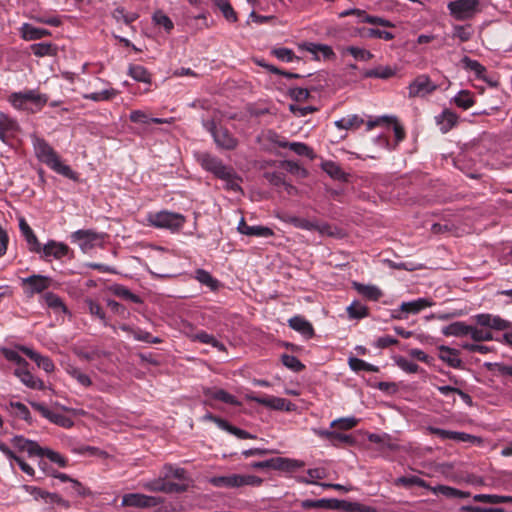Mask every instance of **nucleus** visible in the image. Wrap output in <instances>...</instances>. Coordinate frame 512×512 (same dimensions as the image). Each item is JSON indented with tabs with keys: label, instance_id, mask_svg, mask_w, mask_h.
<instances>
[{
	"label": "nucleus",
	"instance_id": "nucleus-1",
	"mask_svg": "<svg viewBox=\"0 0 512 512\" xmlns=\"http://www.w3.org/2000/svg\"><path fill=\"white\" fill-rule=\"evenodd\" d=\"M33 147L36 157L39 161L45 163L48 167L53 169L55 172L68 177L70 179L75 178V173L68 166L60 161L59 156L54 149L43 139L34 136Z\"/></svg>",
	"mask_w": 512,
	"mask_h": 512
},
{
	"label": "nucleus",
	"instance_id": "nucleus-2",
	"mask_svg": "<svg viewBox=\"0 0 512 512\" xmlns=\"http://www.w3.org/2000/svg\"><path fill=\"white\" fill-rule=\"evenodd\" d=\"M450 15L457 21L471 20L481 12L480 0H455L447 4Z\"/></svg>",
	"mask_w": 512,
	"mask_h": 512
},
{
	"label": "nucleus",
	"instance_id": "nucleus-3",
	"mask_svg": "<svg viewBox=\"0 0 512 512\" xmlns=\"http://www.w3.org/2000/svg\"><path fill=\"white\" fill-rule=\"evenodd\" d=\"M149 223L157 228L179 229L183 226L185 218L183 215L168 211H160L148 216Z\"/></svg>",
	"mask_w": 512,
	"mask_h": 512
},
{
	"label": "nucleus",
	"instance_id": "nucleus-4",
	"mask_svg": "<svg viewBox=\"0 0 512 512\" xmlns=\"http://www.w3.org/2000/svg\"><path fill=\"white\" fill-rule=\"evenodd\" d=\"M203 125L211 133L218 147L227 150L236 148L237 139L231 135L228 129L224 127L217 128L214 120H207L203 123Z\"/></svg>",
	"mask_w": 512,
	"mask_h": 512
},
{
	"label": "nucleus",
	"instance_id": "nucleus-5",
	"mask_svg": "<svg viewBox=\"0 0 512 512\" xmlns=\"http://www.w3.org/2000/svg\"><path fill=\"white\" fill-rule=\"evenodd\" d=\"M209 482L215 487L237 488L245 485H254L256 477L253 475L230 474L212 477Z\"/></svg>",
	"mask_w": 512,
	"mask_h": 512
},
{
	"label": "nucleus",
	"instance_id": "nucleus-6",
	"mask_svg": "<svg viewBox=\"0 0 512 512\" xmlns=\"http://www.w3.org/2000/svg\"><path fill=\"white\" fill-rule=\"evenodd\" d=\"M198 161L205 170L213 173L218 178H226L230 175V167L224 165L222 160L211 154H200Z\"/></svg>",
	"mask_w": 512,
	"mask_h": 512
},
{
	"label": "nucleus",
	"instance_id": "nucleus-7",
	"mask_svg": "<svg viewBox=\"0 0 512 512\" xmlns=\"http://www.w3.org/2000/svg\"><path fill=\"white\" fill-rule=\"evenodd\" d=\"M437 89V86L431 81L428 75L421 74L417 76L408 87V96L410 98L425 97Z\"/></svg>",
	"mask_w": 512,
	"mask_h": 512
},
{
	"label": "nucleus",
	"instance_id": "nucleus-8",
	"mask_svg": "<svg viewBox=\"0 0 512 512\" xmlns=\"http://www.w3.org/2000/svg\"><path fill=\"white\" fill-rule=\"evenodd\" d=\"M162 503L163 500L159 497L148 496L140 493H129L122 497V506L125 507L151 508Z\"/></svg>",
	"mask_w": 512,
	"mask_h": 512
},
{
	"label": "nucleus",
	"instance_id": "nucleus-9",
	"mask_svg": "<svg viewBox=\"0 0 512 512\" xmlns=\"http://www.w3.org/2000/svg\"><path fill=\"white\" fill-rule=\"evenodd\" d=\"M303 466L304 463L302 461L282 457H274L269 460L258 461V469L266 468L281 471H295Z\"/></svg>",
	"mask_w": 512,
	"mask_h": 512
},
{
	"label": "nucleus",
	"instance_id": "nucleus-10",
	"mask_svg": "<svg viewBox=\"0 0 512 512\" xmlns=\"http://www.w3.org/2000/svg\"><path fill=\"white\" fill-rule=\"evenodd\" d=\"M51 278L44 275H31L22 279V285L25 287V294L32 297L35 293H41L51 285Z\"/></svg>",
	"mask_w": 512,
	"mask_h": 512
},
{
	"label": "nucleus",
	"instance_id": "nucleus-11",
	"mask_svg": "<svg viewBox=\"0 0 512 512\" xmlns=\"http://www.w3.org/2000/svg\"><path fill=\"white\" fill-rule=\"evenodd\" d=\"M428 431L430 434L435 435L442 440L451 439L458 442H469L471 444L481 443V439L479 437L464 432L449 431L436 427H429Z\"/></svg>",
	"mask_w": 512,
	"mask_h": 512
},
{
	"label": "nucleus",
	"instance_id": "nucleus-12",
	"mask_svg": "<svg viewBox=\"0 0 512 512\" xmlns=\"http://www.w3.org/2000/svg\"><path fill=\"white\" fill-rule=\"evenodd\" d=\"M71 239L78 243L82 251L86 252L92 249L97 242L102 240V236L93 230H77L72 233Z\"/></svg>",
	"mask_w": 512,
	"mask_h": 512
},
{
	"label": "nucleus",
	"instance_id": "nucleus-13",
	"mask_svg": "<svg viewBox=\"0 0 512 512\" xmlns=\"http://www.w3.org/2000/svg\"><path fill=\"white\" fill-rule=\"evenodd\" d=\"M258 405H264L277 411L292 412L296 410V405L291 401L272 395L258 396Z\"/></svg>",
	"mask_w": 512,
	"mask_h": 512
},
{
	"label": "nucleus",
	"instance_id": "nucleus-14",
	"mask_svg": "<svg viewBox=\"0 0 512 512\" xmlns=\"http://www.w3.org/2000/svg\"><path fill=\"white\" fill-rule=\"evenodd\" d=\"M12 445L20 452H26L29 457H41L42 447L35 441L24 438L23 436H14L11 439Z\"/></svg>",
	"mask_w": 512,
	"mask_h": 512
},
{
	"label": "nucleus",
	"instance_id": "nucleus-15",
	"mask_svg": "<svg viewBox=\"0 0 512 512\" xmlns=\"http://www.w3.org/2000/svg\"><path fill=\"white\" fill-rule=\"evenodd\" d=\"M41 252L44 259L51 256L55 259H62L68 256L70 248L65 243L50 240L42 247Z\"/></svg>",
	"mask_w": 512,
	"mask_h": 512
},
{
	"label": "nucleus",
	"instance_id": "nucleus-16",
	"mask_svg": "<svg viewBox=\"0 0 512 512\" xmlns=\"http://www.w3.org/2000/svg\"><path fill=\"white\" fill-rule=\"evenodd\" d=\"M289 327L302 334L306 339H310L315 335L312 324L303 316L296 315L288 320Z\"/></svg>",
	"mask_w": 512,
	"mask_h": 512
},
{
	"label": "nucleus",
	"instance_id": "nucleus-17",
	"mask_svg": "<svg viewBox=\"0 0 512 512\" xmlns=\"http://www.w3.org/2000/svg\"><path fill=\"white\" fill-rule=\"evenodd\" d=\"M14 374L20 381L31 389L42 390L44 383L39 378L35 377L28 369L27 366H20L15 369Z\"/></svg>",
	"mask_w": 512,
	"mask_h": 512
},
{
	"label": "nucleus",
	"instance_id": "nucleus-18",
	"mask_svg": "<svg viewBox=\"0 0 512 512\" xmlns=\"http://www.w3.org/2000/svg\"><path fill=\"white\" fill-rule=\"evenodd\" d=\"M20 351L23 352L31 360H33L37 364V366L42 368L44 371L48 373L54 371L55 366L49 357L43 356L35 352L31 348L25 346L20 347Z\"/></svg>",
	"mask_w": 512,
	"mask_h": 512
},
{
	"label": "nucleus",
	"instance_id": "nucleus-19",
	"mask_svg": "<svg viewBox=\"0 0 512 512\" xmlns=\"http://www.w3.org/2000/svg\"><path fill=\"white\" fill-rule=\"evenodd\" d=\"M436 122L440 126L442 133L449 132L458 123V115L450 109H444L442 113L436 116Z\"/></svg>",
	"mask_w": 512,
	"mask_h": 512
},
{
	"label": "nucleus",
	"instance_id": "nucleus-20",
	"mask_svg": "<svg viewBox=\"0 0 512 512\" xmlns=\"http://www.w3.org/2000/svg\"><path fill=\"white\" fill-rule=\"evenodd\" d=\"M352 287L361 296L370 301H378L383 296V292L376 285H366L359 282H353Z\"/></svg>",
	"mask_w": 512,
	"mask_h": 512
},
{
	"label": "nucleus",
	"instance_id": "nucleus-21",
	"mask_svg": "<svg viewBox=\"0 0 512 512\" xmlns=\"http://www.w3.org/2000/svg\"><path fill=\"white\" fill-rule=\"evenodd\" d=\"M439 358L452 368H462L463 362L459 358V351L447 346L439 347Z\"/></svg>",
	"mask_w": 512,
	"mask_h": 512
},
{
	"label": "nucleus",
	"instance_id": "nucleus-22",
	"mask_svg": "<svg viewBox=\"0 0 512 512\" xmlns=\"http://www.w3.org/2000/svg\"><path fill=\"white\" fill-rule=\"evenodd\" d=\"M18 130L17 122L7 114L0 112V140L6 142L8 136Z\"/></svg>",
	"mask_w": 512,
	"mask_h": 512
},
{
	"label": "nucleus",
	"instance_id": "nucleus-23",
	"mask_svg": "<svg viewBox=\"0 0 512 512\" xmlns=\"http://www.w3.org/2000/svg\"><path fill=\"white\" fill-rule=\"evenodd\" d=\"M433 302L428 298H418L409 302L401 303V311L405 314H418L425 308L431 307Z\"/></svg>",
	"mask_w": 512,
	"mask_h": 512
},
{
	"label": "nucleus",
	"instance_id": "nucleus-24",
	"mask_svg": "<svg viewBox=\"0 0 512 512\" xmlns=\"http://www.w3.org/2000/svg\"><path fill=\"white\" fill-rule=\"evenodd\" d=\"M429 490L435 495L441 494L447 498H468L471 496L468 491H462L446 485L430 486Z\"/></svg>",
	"mask_w": 512,
	"mask_h": 512
},
{
	"label": "nucleus",
	"instance_id": "nucleus-25",
	"mask_svg": "<svg viewBox=\"0 0 512 512\" xmlns=\"http://www.w3.org/2000/svg\"><path fill=\"white\" fill-rule=\"evenodd\" d=\"M129 119L134 123L141 124H170L173 122V118L163 119V118H151L142 110H134L130 113Z\"/></svg>",
	"mask_w": 512,
	"mask_h": 512
},
{
	"label": "nucleus",
	"instance_id": "nucleus-26",
	"mask_svg": "<svg viewBox=\"0 0 512 512\" xmlns=\"http://www.w3.org/2000/svg\"><path fill=\"white\" fill-rule=\"evenodd\" d=\"M51 33L47 29L37 28L31 24L25 23L21 27V36L24 40H38L49 36Z\"/></svg>",
	"mask_w": 512,
	"mask_h": 512
},
{
	"label": "nucleus",
	"instance_id": "nucleus-27",
	"mask_svg": "<svg viewBox=\"0 0 512 512\" xmlns=\"http://www.w3.org/2000/svg\"><path fill=\"white\" fill-rule=\"evenodd\" d=\"M301 47L314 55H318L320 53L324 59H331L335 57V53L332 48L325 44L306 42Z\"/></svg>",
	"mask_w": 512,
	"mask_h": 512
},
{
	"label": "nucleus",
	"instance_id": "nucleus-28",
	"mask_svg": "<svg viewBox=\"0 0 512 512\" xmlns=\"http://www.w3.org/2000/svg\"><path fill=\"white\" fill-rule=\"evenodd\" d=\"M470 325L465 324L464 322H454L444 327L442 333L445 336H467L470 335L471 331Z\"/></svg>",
	"mask_w": 512,
	"mask_h": 512
},
{
	"label": "nucleus",
	"instance_id": "nucleus-29",
	"mask_svg": "<svg viewBox=\"0 0 512 512\" xmlns=\"http://www.w3.org/2000/svg\"><path fill=\"white\" fill-rule=\"evenodd\" d=\"M364 124V119L359 115L353 114L335 121V126L341 130L358 129Z\"/></svg>",
	"mask_w": 512,
	"mask_h": 512
},
{
	"label": "nucleus",
	"instance_id": "nucleus-30",
	"mask_svg": "<svg viewBox=\"0 0 512 512\" xmlns=\"http://www.w3.org/2000/svg\"><path fill=\"white\" fill-rule=\"evenodd\" d=\"M30 49L37 57L56 56L58 52L57 46L48 42L32 44Z\"/></svg>",
	"mask_w": 512,
	"mask_h": 512
},
{
	"label": "nucleus",
	"instance_id": "nucleus-31",
	"mask_svg": "<svg viewBox=\"0 0 512 512\" xmlns=\"http://www.w3.org/2000/svg\"><path fill=\"white\" fill-rule=\"evenodd\" d=\"M453 103L463 110H468L475 104L474 95L469 90H461L453 98Z\"/></svg>",
	"mask_w": 512,
	"mask_h": 512
},
{
	"label": "nucleus",
	"instance_id": "nucleus-32",
	"mask_svg": "<svg viewBox=\"0 0 512 512\" xmlns=\"http://www.w3.org/2000/svg\"><path fill=\"white\" fill-rule=\"evenodd\" d=\"M473 500L475 502L489 504L512 503V496L496 494H476L473 496Z\"/></svg>",
	"mask_w": 512,
	"mask_h": 512
},
{
	"label": "nucleus",
	"instance_id": "nucleus-33",
	"mask_svg": "<svg viewBox=\"0 0 512 512\" xmlns=\"http://www.w3.org/2000/svg\"><path fill=\"white\" fill-rule=\"evenodd\" d=\"M395 75V70L390 66H378L364 72L365 78L389 79Z\"/></svg>",
	"mask_w": 512,
	"mask_h": 512
},
{
	"label": "nucleus",
	"instance_id": "nucleus-34",
	"mask_svg": "<svg viewBox=\"0 0 512 512\" xmlns=\"http://www.w3.org/2000/svg\"><path fill=\"white\" fill-rule=\"evenodd\" d=\"M281 148H289L299 156L313 158V150L308 145L302 142H282Z\"/></svg>",
	"mask_w": 512,
	"mask_h": 512
},
{
	"label": "nucleus",
	"instance_id": "nucleus-35",
	"mask_svg": "<svg viewBox=\"0 0 512 512\" xmlns=\"http://www.w3.org/2000/svg\"><path fill=\"white\" fill-rule=\"evenodd\" d=\"M395 485L403 487L419 486L425 489L430 488V485L425 480L415 475L399 477L395 480Z\"/></svg>",
	"mask_w": 512,
	"mask_h": 512
},
{
	"label": "nucleus",
	"instance_id": "nucleus-36",
	"mask_svg": "<svg viewBox=\"0 0 512 512\" xmlns=\"http://www.w3.org/2000/svg\"><path fill=\"white\" fill-rule=\"evenodd\" d=\"M264 141H268L273 145V147L267 148V149L271 150L275 147L281 148V143L286 142L287 140L285 139V137L280 136L275 131L267 130V131L262 132L261 138H258V143H260L263 148H264Z\"/></svg>",
	"mask_w": 512,
	"mask_h": 512
},
{
	"label": "nucleus",
	"instance_id": "nucleus-37",
	"mask_svg": "<svg viewBox=\"0 0 512 512\" xmlns=\"http://www.w3.org/2000/svg\"><path fill=\"white\" fill-rule=\"evenodd\" d=\"M346 311L350 319H363L369 316L368 307L357 301L352 302Z\"/></svg>",
	"mask_w": 512,
	"mask_h": 512
},
{
	"label": "nucleus",
	"instance_id": "nucleus-38",
	"mask_svg": "<svg viewBox=\"0 0 512 512\" xmlns=\"http://www.w3.org/2000/svg\"><path fill=\"white\" fill-rule=\"evenodd\" d=\"M473 34L474 29L470 24L453 26L452 37L459 39L460 42L469 41L472 38Z\"/></svg>",
	"mask_w": 512,
	"mask_h": 512
},
{
	"label": "nucleus",
	"instance_id": "nucleus-39",
	"mask_svg": "<svg viewBox=\"0 0 512 512\" xmlns=\"http://www.w3.org/2000/svg\"><path fill=\"white\" fill-rule=\"evenodd\" d=\"M344 53H348L355 60L362 61V62H367L374 57V55L370 51H368L364 48L356 47V46H348V47L344 48L343 54Z\"/></svg>",
	"mask_w": 512,
	"mask_h": 512
},
{
	"label": "nucleus",
	"instance_id": "nucleus-40",
	"mask_svg": "<svg viewBox=\"0 0 512 512\" xmlns=\"http://www.w3.org/2000/svg\"><path fill=\"white\" fill-rule=\"evenodd\" d=\"M129 75L138 82L150 83L151 75L148 70L141 65H131L128 71Z\"/></svg>",
	"mask_w": 512,
	"mask_h": 512
},
{
	"label": "nucleus",
	"instance_id": "nucleus-41",
	"mask_svg": "<svg viewBox=\"0 0 512 512\" xmlns=\"http://www.w3.org/2000/svg\"><path fill=\"white\" fill-rule=\"evenodd\" d=\"M350 368L355 371H367V372H378L379 368L373 364H370L362 359L351 357L349 359Z\"/></svg>",
	"mask_w": 512,
	"mask_h": 512
},
{
	"label": "nucleus",
	"instance_id": "nucleus-42",
	"mask_svg": "<svg viewBox=\"0 0 512 512\" xmlns=\"http://www.w3.org/2000/svg\"><path fill=\"white\" fill-rule=\"evenodd\" d=\"M44 299L49 308L55 311H61L63 313L68 312L66 305L58 295L48 292L44 295Z\"/></svg>",
	"mask_w": 512,
	"mask_h": 512
},
{
	"label": "nucleus",
	"instance_id": "nucleus-43",
	"mask_svg": "<svg viewBox=\"0 0 512 512\" xmlns=\"http://www.w3.org/2000/svg\"><path fill=\"white\" fill-rule=\"evenodd\" d=\"M281 362L286 368L296 373L305 369V365L293 355L283 354L281 356Z\"/></svg>",
	"mask_w": 512,
	"mask_h": 512
},
{
	"label": "nucleus",
	"instance_id": "nucleus-44",
	"mask_svg": "<svg viewBox=\"0 0 512 512\" xmlns=\"http://www.w3.org/2000/svg\"><path fill=\"white\" fill-rule=\"evenodd\" d=\"M394 361L396 365L402 369L404 372L409 374H415L422 371L420 366L412 361H409L403 356H396L394 357Z\"/></svg>",
	"mask_w": 512,
	"mask_h": 512
},
{
	"label": "nucleus",
	"instance_id": "nucleus-45",
	"mask_svg": "<svg viewBox=\"0 0 512 512\" xmlns=\"http://www.w3.org/2000/svg\"><path fill=\"white\" fill-rule=\"evenodd\" d=\"M195 278L203 285H206L211 290H215L218 287V281L214 279L211 274L204 269H197L195 271Z\"/></svg>",
	"mask_w": 512,
	"mask_h": 512
},
{
	"label": "nucleus",
	"instance_id": "nucleus-46",
	"mask_svg": "<svg viewBox=\"0 0 512 512\" xmlns=\"http://www.w3.org/2000/svg\"><path fill=\"white\" fill-rule=\"evenodd\" d=\"M359 420L355 417H342L333 420L330 423L331 428L339 429V430H350L357 426Z\"/></svg>",
	"mask_w": 512,
	"mask_h": 512
},
{
	"label": "nucleus",
	"instance_id": "nucleus-47",
	"mask_svg": "<svg viewBox=\"0 0 512 512\" xmlns=\"http://www.w3.org/2000/svg\"><path fill=\"white\" fill-rule=\"evenodd\" d=\"M117 93H118L117 90L111 88V89H105L101 92H93V93L84 94L83 98L89 99V100H92L95 102L108 101V100H111L112 98H114L117 95Z\"/></svg>",
	"mask_w": 512,
	"mask_h": 512
},
{
	"label": "nucleus",
	"instance_id": "nucleus-48",
	"mask_svg": "<svg viewBox=\"0 0 512 512\" xmlns=\"http://www.w3.org/2000/svg\"><path fill=\"white\" fill-rule=\"evenodd\" d=\"M113 18L117 22H123L126 25L132 24L134 21H136L139 17L137 13H126L125 9L123 7L116 8L112 13Z\"/></svg>",
	"mask_w": 512,
	"mask_h": 512
},
{
	"label": "nucleus",
	"instance_id": "nucleus-49",
	"mask_svg": "<svg viewBox=\"0 0 512 512\" xmlns=\"http://www.w3.org/2000/svg\"><path fill=\"white\" fill-rule=\"evenodd\" d=\"M112 291L116 296H118L122 299L129 300L133 303L141 302V299L138 295L132 293L128 288H126L123 285H114L112 287Z\"/></svg>",
	"mask_w": 512,
	"mask_h": 512
},
{
	"label": "nucleus",
	"instance_id": "nucleus-50",
	"mask_svg": "<svg viewBox=\"0 0 512 512\" xmlns=\"http://www.w3.org/2000/svg\"><path fill=\"white\" fill-rule=\"evenodd\" d=\"M324 171L330 175L333 179L344 180L345 173L341 167L333 161H327L323 164Z\"/></svg>",
	"mask_w": 512,
	"mask_h": 512
},
{
	"label": "nucleus",
	"instance_id": "nucleus-51",
	"mask_svg": "<svg viewBox=\"0 0 512 512\" xmlns=\"http://www.w3.org/2000/svg\"><path fill=\"white\" fill-rule=\"evenodd\" d=\"M67 373L73 377L75 380H77V382L84 386V387H89L92 385V381L90 379V377L85 374L84 372H82L79 368L77 367H73V366H70L68 369H67Z\"/></svg>",
	"mask_w": 512,
	"mask_h": 512
},
{
	"label": "nucleus",
	"instance_id": "nucleus-52",
	"mask_svg": "<svg viewBox=\"0 0 512 512\" xmlns=\"http://www.w3.org/2000/svg\"><path fill=\"white\" fill-rule=\"evenodd\" d=\"M22 96L26 105L28 103H33L36 106L42 107L47 102V97L45 95L38 94L33 90L22 92Z\"/></svg>",
	"mask_w": 512,
	"mask_h": 512
},
{
	"label": "nucleus",
	"instance_id": "nucleus-53",
	"mask_svg": "<svg viewBox=\"0 0 512 512\" xmlns=\"http://www.w3.org/2000/svg\"><path fill=\"white\" fill-rule=\"evenodd\" d=\"M488 369L496 376L512 378V366L504 363H490L488 364Z\"/></svg>",
	"mask_w": 512,
	"mask_h": 512
},
{
	"label": "nucleus",
	"instance_id": "nucleus-54",
	"mask_svg": "<svg viewBox=\"0 0 512 512\" xmlns=\"http://www.w3.org/2000/svg\"><path fill=\"white\" fill-rule=\"evenodd\" d=\"M215 4L218 7V9L222 12L226 20L230 22H235L237 20L236 13L228 1L216 0Z\"/></svg>",
	"mask_w": 512,
	"mask_h": 512
},
{
	"label": "nucleus",
	"instance_id": "nucleus-55",
	"mask_svg": "<svg viewBox=\"0 0 512 512\" xmlns=\"http://www.w3.org/2000/svg\"><path fill=\"white\" fill-rule=\"evenodd\" d=\"M208 395L212 399H215V400L227 403V404H231V405L238 404V401L236 400V398L223 389L212 391Z\"/></svg>",
	"mask_w": 512,
	"mask_h": 512
},
{
	"label": "nucleus",
	"instance_id": "nucleus-56",
	"mask_svg": "<svg viewBox=\"0 0 512 512\" xmlns=\"http://www.w3.org/2000/svg\"><path fill=\"white\" fill-rule=\"evenodd\" d=\"M342 510L347 512H376L374 508L363 505L358 502H349L343 500Z\"/></svg>",
	"mask_w": 512,
	"mask_h": 512
},
{
	"label": "nucleus",
	"instance_id": "nucleus-57",
	"mask_svg": "<svg viewBox=\"0 0 512 512\" xmlns=\"http://www.w3.org/2000/svg\"><path fill=\"white\" fill-rule=\"evenodd\" d=\"M152 19L156 25L163 26L167 32H170L174 27V24L171 21V19L162 11H156L153 14Z\"/></svg>",
	"mask_w": 512,
	"mask_h": 512
},
{
	"label": "nucleus",
	"instance_id": "nucleus-58",
	"mask_svg": "<svg viewBox=\"0 0 512 512\" xmlns=\"http://www.w3.org/2000/svg\"><path fill=\"white\" fill-rule=\"evenodd\" d=\"M287 221L296 228H300V229H304V230H308V231H314V229H315V222L307 220L305 218L292 216V217H289Z\"/></svg>",
	"mask_w": 512,
	"mask_h": 512
},
{
	"label": "nucleus",
	"instance_id": "nucleus-59",
	"mask_svg": "<svg viewBox=\"0 0 512 512\" xmlns=\"http://www.w3.org/2000/svg\"><path fill=\"white\" fill-rule=\"evenodd\" d=\"M194 339L200 341L204 344L212 345L213 347L218 348L219 350L224 349V345L220 343L213 335H210L206 332H199L194 336Z\"/></svg>",
	"mask_w": 512,
	"mask_h": 512
},
{
	"label": "nucleus",
	"instance_id": "nucleus-60",
	"mask_svg": "<svg viewBox=\"0 0 512 512\" xmlns=\"http://www.w3.org/2000/svg\"><path fill=\"white\" fill-rule=\"evenodd\" d=\"M272 54L279 60L283 62H292L294 59H298V57L294 54L291 49L288 48H275L272 50Z\"/></svg>",
	"mask_w": 512,
	"mask_h": 512
},
{
	"label": "nucleus",
	"instance_id": "nucleus-61",
	"mask_svg": "<svg viewBox=\"0 0 512 512\" xmlns=\"http://www.w3.org/2000/svg\"><path fill=\"white\" fill-rule=\"evenodd\" d=\"M43 456H46L52 462L57 463L60 467H65L67 465V460L58 452L51 449L42 448L41 457Z\"/></svg>",
	"mask_w": 512,
	"mask_h": 512
},
{
	"label": "nucleus",
	"instance_id": "nucleus-62",
	"mask_svg": "<svg viewBox=\"0 0 512 512\" xmlns=\"http://www.w3.org/2000/svg\"><path fill=\"white\" fill-rule=\"evenodd\" d=\"M470 336L476 342L490 341L493 339L492 333L490 331L479 329L474 326L471 327Z\"/></svg>",
	"mask_w": 512,
	"mask_h": 512
},
{
	"label": "nucleus",
	"instance_id": "nucleus-63",
	"mask_svg": "<svg viewBox=\"0 0 512 512\" xmlns=\"http://www.w3.org/2000/svg\"><path fill=\"white\" fill-rule=\"evenodd\" d=\"M48 420L64 428H70L73 426V421L69 417L53 411L51 412Z\"/></svg>",
	"mask_w": 512,
	"mask_h": 512
},
{
	"label": "nucleus",
	"instance_id": "nucleus-64",
	"mask_svg": "<svg viewBox=\"0 0 512 512\" xmlns=\"http://www.w3.org/2000/svg\"><path fill=\"white\" fill-rule=\"evenodd\" d=\"M461 511L464 512H507L504 508L501 507H480V506H471L466 505L461 507Z\"/></svg>",
	"mask_w": 512,
	"mask_h": 512
}]
</instances>
